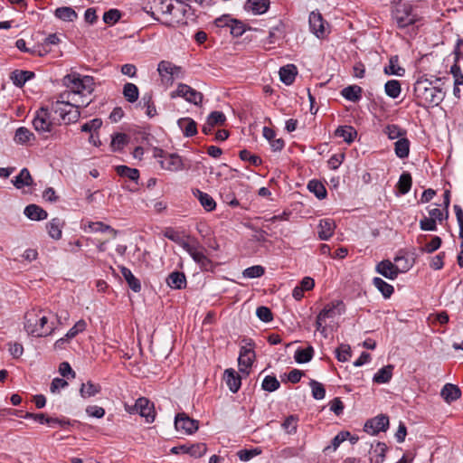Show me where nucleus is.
<instances>
[{"label":"nucleus","instance_id":"obj_1","mask_svg":"<svg viewBox=\"0 0 463 463\" xmlns=\"http://www.w3.org/2000/svg\"><path fill=\"white\" fill-rule=\"evenodd\" d=\"M391 17L392 24L402 31L411 29L417 32L423 25V17L418 7L409 2L399 1L394 4L392 6Z\"/></svg>","mask_w":463,"mask_h":463},{"label":"nucleus","instance_id":"obj_2","mask_svg":"<svg viewBox=\"0 0 463 463\" xmlns=\"http://www.w3.org/2000/svg\"><path fill=\"white\" fill-rule=\"evenodd\" d=\"M416 104L422 108L439 105L445 99L446 92L442 88L433 86L427 79L420 78L413 85Z\"/></svg>","mask_w":463,"mask_h":463},{"label":"nucleus","instance_id":"obj_3","mask_svg":"<svg viewBox=\"0 0 463 463\" xmlns=\"http://www.w3.org/2000/svg\"><path fill=\"white\" fill-rule=\"evenodd\" d=\"M24 330L35 337L51 335L55 327L52 322L48 324V317L40 307H33L24 315Z\"/></svg>","mask_w":463,"mask_h":463},{"label":"nucleus","instance_id":"obj_4","mask_svg":"<svg viewBox=\"0 0 463 463\" xmlns=\"http://www.w3.org/2000/svg\"><path fill=\"white\" fill-rule=\"evenodd\" d=\"M187 238L191 241V243L184 250L200 267L201 270L213 272L216 265L204 254V247L196 238L191 236H187Z\"/></svg>","mask_w":463,"mask_h":463},{"label":"nucleus","instance_id":"obj_5","mask_svg":"<svg viewBox=\"0 0 463 463\" xmlns=\"http://www.w3.org/2000/svg\"><path fill=\"white\" fill-rule=\"evenodd\" d=\"M64 84L75 94H90L94 90V79L91 76L80 77V74H69L63 79Z\"/></svg>","mask_w":463,"mask_h":463},{"label":"nucleus","instance_id":"obj_6","mask_svg":"<svg viewBox=\"0 0 463 463\" xmlns=\"http://www.w3.org/2000/svg\"><path fill=\"white\" fill-rule=\"evenodd\" d=\"M51 110L59 116L60 119L65 124H71L78 121L80 117L79 106L72 103H63L62 101H52Z\"/></svg>","mask_w":463,"mask_h":463},{"label":"nucleus","instance_id":"obj_7","mask_svg":"<svg viewBox=\"0 0 463 463\" xmlns=\"http://www.w3.org/2000/svg\"><path fill=\"white\" fill-rule=\"evenodd\" d=\"M154 156L160 158L158 162L162 169L178 172L186 168L183 158L176 153L168 154L163 149L156 148Z\"/></svg>","mask_w":463,"mask_h":463},{"label":"nucleus","instance_id":"obj_8","mask_svg":"<svg viewBox=\"0 0 463 463\" xmlns=\"http://www.w3.org/2000/svg\"><path fill=\"white\" fill-rule=\"evenodd\" d=\"M34 129L39 133H51L52 130V122L50 119V112L47 108H40L33 120Z\"/></svg>","mask_w":463,"mask_h":463},{"label":"nucleus","instance_id":"obj_9","mask_svg":"<svg viewBox=\"0 0 463 463\" xmlns=\"http://www.w3.org/2000/svg\"><path fill=\"white\" fill-rule=\"evenodd\" d=\"M389 428V417L380 414L365 421L364 430L371 435H376L380 431H386Z\"/></svg>","mask_w":463,"mask_h":463},{"label":"nucleus","instance_id":"obj_10","mask_svg":"<svg viewBox=\"0 0 463 463\" xmlns=\"http://www.w3.org/2000/svg\"><path fill=\"white\" fill-rule=\"evenodd\" d=\"M242 342L245 343L246 345L241 347L238 363L240 366L248 369L251 367L255 359V352L253 350L255 343L250 338H245Z\"/></svg>","mask_w":463,"mask_h":463},{"label":"nucleus","instance_id":"obj_11","mask_svg":"<svg viewBox=\"0 0 463 463\" xmlns=\"http://www.w3.org/2000/svg\"><path fill=\"white\" fill-rule=\"evenodd\" d=\"M176 430H183L185 434H193L199 428V421L190 418L186 413H177L175 418Z\"/></svg>","mask_w":463,"mask_h":463},{"label":"nucleus","instance_id":"obj_12","mask_svg":"<svg viewBox=\"0 0 463 463\" xmlns=\"http://www.w3.org/2000/svg\"><path fill=\"white\" fill-rule=\"evenodd\" d=\"M345 312V306L342 300H334L326 304L319 312V320L333 318L336 315H342Z\"/></svg>","mask_w":463,"mask_h":463},{"label":"nucleus","instance_id":"obj_13","mask_svg":"<svg viewBox=\"0 0 463 463\" xmlns=\"http://www.w3.org/2000/svg\"><path fill=\"white\" fill-rule=\"evenodd\" d=\"M325 20L323 16L318 12H311L309 14V27L310 31L320 39H323L326 35V28H325Z\"/></svg>","mask_w":463,"mask_h":463},{"label":"nucleus","instance_id":"obj_14","mask_svg":"<svg viewBox=\"0 0 463 463\" xmlns=\"http://www.w3.org/2000/svg\"><path fill=\"white\" fill-rule=\"evenodd\" d=\"M375 270L377 273L391 280L395 279L402 272L398 266L393 264L390 260H383L377 263Z\"/></svg>","mask_w":463,"mask_h":463},{"label":"nucleus","instance_id":"obj_15","mask_svg":"<svg viewBox=\"0 0 463 463\" xmlns=\"http://www.w3.org/2000/svg\"><path fill=\"white\" fill-rule=\"evenodd\" d=\"M138 414L146 419L147 423L154 422L156 419V411L154 403L146 397L137 399Z\"/></svg>","mask_w":463,"mask_h":463},{"label":"nucleus","instance_id":"obj_16","mask_svg":"<svg viewBox=\"0 0 463 463\" xmlns=\"http://www.w3.org/2000/svg\"><path fill=\"white\" fill-rule=\"evenodd\" d=\"M223 375L230 391L233 393H236L241 385V378L240 374L236 373L235 370L230 368L224 371Z\"/></svg>","mask_w":463,"mask_h":463},{"label":"nucleus","instance_id":"obj_17","mask_svg":"<svg viewBox=\"0 0 463 463\" xmlns=\"http://www.w3.org/2000/svg\"><path fill=\"white\" fill-rule=\"evenodd\" d=\"M166 284L174 289H182L186 287V277L182 271H173L171 272L166 279Z\"/></svg>","mask_w":463,"mask_h":463},{"label":"nucleus","instance_id":"obj_18","mask_svg":"<svg viewBox=\"0 0 463 463\" xmlns=\"http://www.w3.org/2000/svg\"><path fill=\"white\" fill-rule=\"evenodd\" d=\"M177 125L185 137H192L197 134V123L191 118H179Z\"/></svg>","mask_w":463,"mask_h":463},{"label":"nucleus","instance_id":"obj_19","mask_svg":"<svg viewBox=\"0 0 463 463\" xmlns=\"http://www.w3.org/2000/svg\"><path fill=\"white\" fill-rule=\"evenodd\" d=\"M13 184L17 189H22L24 186H33L34 185L33 179L30 174V171L24 167L23 168L19 175L12 180Z\"/></svg>","mask_w":463,"mask_h":463},{"label":"nucleus","instance_id":"obj_20","mask_svg":"<svg viewBox=\"0 0 463 463\" xmlns=\"http://www.w3.org/2000/svg\"><path fill=\"white\" fill-rule=\"evenodd\" d=\"M269 0H247L244 8L255 14H262L269 10Z\"/></svg>","mask_w":463,"mask_h":463},{"label":"nucleus","instance_id":"obj_21","mask_svg":"<svg viewBox=\"0 0 463 463\" xmlns=\"http://www.w3.org/2000/svg\"><path fill=\"white\" fill-rule=\"evenodd\" d=\"M297 74L298 69L294 64H287L279 69L280 80L288 86L295 81Z\"/></svg>","mask_w":463,"mask_h":463},{"label":"nucleus","instance_id":"obj_22","mask_svg":"<svg viewBox=\"0 0 463 463\" xmlns=\"http://www.w3.org/2000/svg\"><path fill=\"white\" fill-rule=\"evenodd\" d=\"M24 215L33 221H43L48 217L47 212L37 204H29L24 211Z\"/></svg>","mask_w":463,"mask_h":463},{"label":"nucleus","instance_id":"obj_23","mask_svg":"<svg viewBox=\"0 0 463 463\" xmlns=\"http://www.w3.org/2000/svg\"><path fill=\"white\" fill-rule=\"evenodd\" d=\"M335 137H341L345 142L350 144L357 137V131L350 125L339 126L335 131Z\"/></svg>","mask_w":463,"mask_h":463},{"label":"nucleus","instance_id":"obj_24","mask_svg":"<svg viewBox=\"0 0 463 463\" xmlns=\"http://www.w3.org/2000/svg\"><path fill=\"white\" fill-rule=\"evenodd\" d=\"M101 390L102 388L99 383H95L90 380L87 383H81L80 388V395L83 399H89L100 393Z\"/></svg>","mask_w":463,"mask_h":463},{"label":"nucleus","instance_id":"obj_25","mask_svg":"<svg viewBox=\"0 0 463 463\" xmlns=\"http://www.w3.org/2000/svg\"><path fill=\"white\" fill-rule=\"evenodd\" d=\"M335 228V225L333 220H321L318 225V238L322 241H327L334 234Z\"/></svg>","mask_w":463,"mask_h":463},{"label":"nucleus","instance_id":"obj_26","mask_svg":"<svg viewBox=\"0 0 463 463\" xmlns=\"http://www.w3.org/2000/svg\"><path fill=\"white\" fill-rule=\"evenodd\" d=\"M34 77V72L30 71L14 70L11 72L10 79L13 83L19 88H22L26 81Z\"/></svg>","mask_w":463,"mask_h":463},{"label":"nucleus","instance_id":"obj_27","mask_svg":"<svg viewBox=\"0 0 463 463\" xmlns=\"http://www.w3.org/2000/svg\"><path fill=\"white\" fill-rule=\"evenodd\" d=\"M193 194L198 199L205 211L212 212L216 208V203L214 199L207 193L202 192L199 189H195L193 191Z\"/></svg>","mask_w":463,"mask_h":463},{"label":"nucleus","instance_id":"obj_28","mask_svg":"<svg viewBox=\"0 0 463 463\" xmlns=\"http://www.w3.org/2000/svg\"><path fill=\"white\" fill-rule=\"evenodd\" d=\"M440 394L447 402H452L460 398L461 390L455 384L446 383Z\"/></svg>","mask_w":463,"mask_h":463},{"label":"nucleus","instance_id":"obj_29","mask_svg":"<svg viewBox=\"0 0 463 463\" xmlns=\"http://www.w3.org/2000/svg\"><path fill=\"white\" fill-rule=\"evenodd\" d=\"M120 272L125 279L126 282L128 283V287L136 293H138L141 291V283L140 280L134 276V274L131 272V270L125 267L121 266L119 267Z\"/></svg>","mask_w":463,"mask_h":463},{"label":"nucleus","instance_id":"obj_30","mask_svg":"<svg viewBox=\"0 0 463 463\" xmlns=\"http://www.w3.org/2000/svg\"><path fill=\"white\" fill-rule=\"evenodd\" d=\"M64 225V222L60 218L52 219L47 224L46 229L51 238L54 240H60L61 238V228Z\"/></svg>","mask_w":463,"mask_h":463},{"label":"nucleus","instance_id":"obj_31","mask_svg":"<svg viewBox=\"0 0 463 463\" xmlns=\"http://www.w3.org/2000/svg\"><path fill=\"white\" fill-rule=\"evenodd\" d=\"M363 89L358 85H350L341 90V95L347 100L358 102L362 99Z\"/></svg>","mask_w":463,"mask_h":463},{"label":"nucleus","instance_id":"obj_32","mask_svg":"<svg viewBox=\"0 0 463 463\" xmlns=\"http://www.w3.org/2000/svg\"><path fill=\"white\" fill-rule=\"evenodd\" d=\"M285 36V26L279 22V24L274 27H272L269 32L267 39L264 41L265 44H275L279 40L283 39Z\"/></svg>","mask_w":463,"mask_h":463},{"label":"nucleus","instance_id":"obj_33","mask_svg":"<svg viewBox=\"0 0 463 463\" xmlns=\"http://www.w3.org/2000/svg\"><path fill=\"white\" fill-rule=\"evenodd\" d=\"M394 366L388 364L381 368L373 377V382L375 383H387L392 377Z\"/></svg>","mask_w":463,"mask_h":463},{"label":"nucleus","instance_id":"obj_34","mask_svg":"<svg viewBox=\"0 0 463 463\" xmlns=\"http://www.w3.org/2000/svg\"><path fill=\"white\" fill-rule=\"evenodd\" d=\"M164 236L167 238L168 240L175 242L180 247H182L184 250H185L189 244L191 243V241L187 238V241L184 240L180 233L175 231L172 227H168L164 231Z\"/></svg>","mask_w":463,"mask_h":463},{"label":"nucleus","instance_id":"obj_35","mask_svg":"<svg viewBox=\"0 0 463 463\" xmlns=\"http://www.w3.org/2000/svg\"><path fill=\"white\" fill-rule=\"evenodd\" d=\"M155 11L152 12V15H155V13L161 14L163 15H170L173 14L175 9V5L173 4V0H159L154 2V6L152 7Z\"/></svg>","mask_w":463,"mask_h":463},{"label":"nucleus","instance_id":"obj_36","mask_svg":"<svg viewBox=\"0 0 463 463\" xmlns=\"http://www.w3.org/2000/svg\"><path fill=\"white\" fill-rule=\"evenodd\" d=\"M315 350L312 345L307 348H298L294 354V359L298 364H306L312 360Z\"/></svg>","mask_w":463,"mask_h":463},{"label":"nucleus","instance_id":"obj_37","mask_svg":"<svg viewBox=\"0 0 463 463\" xmlns=\"http://www.w3.org/2000/svg\"><path fill=\"white\" fill-rule=\"evenodd\" d=\"M410 140L405 137L398 139L394 143L395 155L401 159L408 157L410 154Z\"/></svg>","mask_w":463,"mask_h":463},{"label":"nucleus","instance_id":"obj_38","mask_svg":"<svg viewBox=\"0 0 463 463\" xmlns=\"http://www.w3.org/2000/svg\"><path fill=\"white\" fill-rule=\"evenodd\" d=\"M373 285L382 293L384 298H390L394 292V288L379 277L373 279Z\"/></svg>","mask_w":463,"mask_h":463},{"label":"nucleus","instance_id":"obj_39","mask_svg":"<svg viewBox=\"0 0 463 463\" xmlns=\"http://www.w3.org/2000/svg\"><path fill=\"white\" fill-rule=\"evenodd\" d=\"M54 15L65 22H73L78 17L77 13L70 6L58 7L54 11Z\"/></svg>","mask_w":463,"mask_h":463},{"label":"nucleus","instance_id":"obj_40","mask_svg":"<svg viewBox=\"0 0 463 463\" xmlns=\"http://www.w3.org/2000/svg\"><path fill=\"white\" fill-rule=\"evenodd\" d=\"M139 105H142V107L146 109V114L149 118H154L157 115L152 93H145L139 102Z\"/></svg>","mask_w":463,"mask_h":463},{"label":"nucleus","instance_id":"obj_41","mask_svg":"<svg viewBox=\"0 0 463 463\" xmlns=\"http://www.w3.org/2000/svg\"><path fill=\"white\" fill-rule=\"evenodd\" d=\"M34 139V135L25 127H20L15 130L14 140L16 144L25 145L31 139Z\"/></svg>","mask_w":463,"mask_h":463},{"label":"nucleus","instance_id":"obj_42","mask_svg":"<svg viewBox=\"0 0 463 463\" xmlns=\"http://www.w3.org/2000/svg\"><path fill=\"white\" fill-rule=\"evenodd\" d=\"M307 189L320 200L325 199L327 195V191L325 185L317 179H313L308 182Z\"/></svg>","mask_w":463,"mask_h":463},{"label":"nucleus","instance_id":"obj_43","mask_svg":"<svg viewBox=\"0 0 463 463\" xmlns=\"http://www.w3.org/2000/svg\"><path fill=\"white\" fill-rule=\"evenodd\" d=\"M123 96L129 103H134L138 99L139 90L137 85L127 82L123 87Z\"/></svg>","mask_w":463,"mask_h":463},{"label":"nucleus","instance_id":"obj_44","mask_svg":"<svg viewBox=\"0 0 463 463\" xmlns=\"http://www.w3.org/2000/svg\"><path fill=\"white\" fill-rule=\"evenodd\" d=\"M116 172L120 177H127L136 183L139 178V171L137 168H131L127 165H118Z\"/></svg>","mask_w":463,"mask_h":463},{"label":"nucleus","instance_id":"obj_45","mask_svg":"<svg viewBox=\"0 0 463 463\" xmlns=\"http://www.w3.org/2000/svg\"><path fill=\"white\" fill-rule=\"evenodd\" d=\"M412 178L409 172H403L399 178L397 187L402 194H406L411 188Z\"/></svg>","mask_w":463,"mask_h":463},{"label":"nucleus","instance_id":"obj_46","mask_svg":"<svg viewBox=\"0 0 463 463\" xmlns=\"http://www.w3.org/2000/svg\"><path fill=\"white\" fill-rule=\"evenodd\" d=\"M399 58L397 55L392 56L389 61V65L384 68V73L388 75L402 76L404 69L398 66Z\"/></svg>","mask_w":463,"mask_h":463},{"label":"nucleus","instance_id":"obj_47","mask_svg":"<svg viewBox=\"0 0 463 463\" xmlns=\"http://www.w3.org/2000/svg\"><path fill=\"white\" fill-rule=\"evenodd\" d=\"M384 90L387 96L392 99H396L401 94V84L397 80H388L384 85Z\"/></svg>","mask_w":463,"mask_h":463},{"label":"nucleus","instance_id":"obj_48","mask_svg":"<svg viewBox=\"0 0 463 463\" xmlns=\"http://www.w3.org/2000/svg\"><path fill=\"white\" fill-rule=\"evenodd\" d=\"M383 132L388 136L390 139H400L404 137L407 134L405 129H402L398 125L394 124L387 125L383 129Z\"/></svg>","mask_w":463,"mask_h":463},{"label":"nucleus","instance_id":"obj_49","mask_svg":"<svg viewBox=\"0 0 463 463\" xmlns=\"http://www.w3.org/2000/svg\"><path fill=\"white\" fill-rule=\"evenodd\" d=\"M206 121L208 122V125H211L213 128L216 126H223L226 121V116L223 112L215 110L208 115Z\"/></svg>","mask_w":463,"mask_h":463},{"label":"nucleus","instance_id":"obj_50","mask_svg":"<svg viewBox=\"0 0 463 463\" xmlns=\"http://www.w3.org/2000/svg\"><path fill=\"white\" fill-rule=\"evenodd\" d=\"M128 143V135L125 133H116L112 137L110 146L113 151H120Z\"/></svg>","mask_w":463,"mask_h":463},{"label":"nucleus","instance_id":"obj_51","mask_svg":"<svg viewBox=\"0 0 463 463\" xmlns=\"http://www.w3.org/2000/svg\"><path fill=\"white\" fill-rule=\"evenodd\" d=\"M373 448V452L375 455V463H383L386 457L388 447L384 442L378 441Z\"/></svg>","mask_w":463,"mask_h":463},{"label":"nucleus","instance_id":"obj_52","mask_svg":"<svg viewBox=\"0 0 463 463\" xmlns=\"http://www.w3.org/2000/svg\"><path fill=\"white\" fill-rule=\"evenodd\" d=\"M309 385L311 387L312 396L316 400H322L326 396V389L325 386L316 381V380H310Z\"/></svg>","mask_w":463,"mask_h":463},{"label":"nucleus","instance_id":"obj_53","mask_svg":"<svg viewBox=\"0 0 463 463\" xmlns=\"http://www.w3.org/2000/svg\"><path fill=\"white\" fill-rule=\"evenodd\" d=\"M349 436V431H340L336 436L333 438V439L331 440V445L324 449V451L326 452L329 449H333L334 451L336 450L337 448L341 445V443L346 440Z\"/></svg>","mask_w":463,"mask_h":463},{"label":"nucleus","instance_id":"obj_54","mask_svg":"<svg viewBox=\"0 0 463 463\" xmlns=\"http://www.w3.org/2000/svg\"><path fill=\"white\" fill-rule=\"evenodd\" d=\"M121 18V12L118 9L111 8L103 14V22L109 25H113Z\"/></svg>","mask_w":463,"mask_h":463},{"label":"nucleus","instance_id":"obj_55","mask_svg":"<svg viewBox=\"0 0 463 463\" xmlns=\"http://www.w3.org/2000/svg\"><path fill=\"white\" fill-rule=\"evenodd\" d=\"M174 63L168 61H161L158 63L157 66V71L160 74L161 77H165L166 74L170 75L171 77L168 79L170 82H173V70H174Z\"/></svg>","mask_w":463,"mask_h":463},{"label":"nucleus","instance_id":"obj_56","mask_svg":"<svg viewBox=\"0 0 463 463\" xmlns=\"http://www.w3.org/2000/svg\"><path fill=\"white\" fill-rule=\"evenodd\" d=\"M89 228L91 232H110L114 234V236H116L118 233V232L115 229H113L111 226H109L108 224H105L102 222H90Z\"/></svg>","mask_w":463,"mask_h":463},{"label":"nucleus","instance_id":"obj_57","mask_svg":"<svg viewBox=\"0 0 463 463\" xmlns=\"http://www.w3.org/2000/svg\"><path fill=\"white\" fill-rule=\"evenodd\" d=\"M264 391L274 392L280 387V383L275 376L267 375L261 384Z\"/></svg>","mask_w":463,"mask_h":463},{"label":"nucleus","instance_id":"obj_58","mask_svg":"<svg viewBox=\"0 0 463 463\" xmlns=\"http://www.w3.org/2000/svg\"><path fill=\"white\" fill-rule=\"evenodd\" d=\"M206 451L207 447L205 443H195L188 445L187 454L194 458H201L206 453Z\"/></svg>","mask_w":463,"mask_h":463},{"label":"nucleus","instance_id":"obj_59","mask_svg":"<svg viewBox=\"0 0 463 463\" xmlns=\"http://www.w3.org/2000/svg\"><path fill=\"white\" fill-rule=\"evenodd\" d=\"M239 156L242 161L250 162L254 166H258L262 163V160L260 156L252 155L247 149L241 150L239 153Z\"/></svg>","mask_w":463,"mask_h":463},{"label":"nucleus","instance_id":"obj_60","mask_svg":"<svg viewBox=\"0 0 463 463\" xmlns=\"http://www.w3.org/2000/svg\"><path fill=\"white\" fill-rule=\"evenodd\" d=\"M265 273V269L260 265H255L245 269L242 272L243 277L249 279L260 278Z\"/></svg>","mask_w":463,"mask_h":463},{"label":"nucleus","instance_id":"obj_61","mask_svg":"<svg viewBox=\"0 0 463 463\" xmlns=\"http://www.w3.org/2000/svg\"><path fill=\"white\" fill-rule=\"evenodd\" d=\"M442 240L439 236H434L430 241L420 248L421 252L432 253L441 246Z\"/></svg>","mask_w":463,"mask_h":463},{"label":"nucleus","instance_id":"obj_62","mask_svg":"<svg viewBox=\"0 0 463 463\" xmlns=\"http://www.w3.org/2000/svg\"><path fill=\"white\" fill-rule=\"evenodd\" d=\"M245 24L242 21L234 18L232 23L231 24L230 33L233 37H240L245 33Z\"/></svg>","mask_w":463,"mask_h":463},{"label":"nucleus","instance_id":"obj_63","mask_svg":"<svg viewBox=\"0 0 463 463\" xmlns=\"http://www.w3.org/2000/svg\"><path fill=\"white\" fill-rule=\"evenodd\" d=\"M185 100L195 106H202L203 100V94L191 87V90H188V95Z\"/></svg>","mask_w":463,"mask_h":463},{"label":"nucleus","instance_id":"obj_64","mask_svg":"<svg viewBox=\"0 0 463 463\" xmlns=\"http://www.w3.org/2000/svg\"><path fill=\"white\" fill-rule=\"evenodd\" d=\"M352 352L348 345H340L335 350V356L339 362H346L351 357Z\"/></svg>","mask_w":463,"mask_h":463}]
</instances>
